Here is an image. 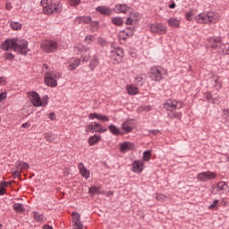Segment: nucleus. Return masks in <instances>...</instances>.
<instances>
[{"instance_id":"obj_1","label":"nucleus","mask_w":229,"mask_h":229,"mask_svg":"<svg viewBox=\"0 0 229 229\" xmlns=\"http://www.w3.org/2000/svg\"><path fill=\"white\" fill-rule=\"evenodd\" d=\"M4 51L13 49L20 55H27L28 53V41L24 39H6L2 45Z\"/></svg>"},{"instance_id":"obj_2","label":"nucleus","mask_w":229,"mask_h":229,"mask_svg":"<svg viewBox=\"0 0 229 229\" xmlns=\"http://www.w3.org/2000/svg\"><path fill=\"white\" fill-rule=\"evenodd\" d=\"M163 106L165 110L170 112L169 117L171 119H180L182 117V112H177V110H180V108L183 106V104L181 101L168 99L164 103Z\"/></svg>"},{"instance_id":"obj_3","label":"nucleus","mask_w":229,"mask_h":229,"mask_svg":"<svg viewBox=\"0 0 229 229\" xmlns=\"http://www.w3.org/2000/svg\"><path fill=\"white\" fill-rule=\"evenodd\" d=\"M197 24H216L221 21V16L217 13L207 12L195 16Z\"/></svg>"},{"instance_id":"obj_4","label":"nucleus","mask_w":229,"mask_h":229,"mask_svg":"<svg viewBox=\"0 0 229 229\" xmlns=\"http://www.w3.org/2000/svg\"><path fill=\"white\" fill-rule=\"evenodd\" d=\"M41 6H43L44 12L47 13V15H51V13H60V12H62L60 0H42Z\"/></svg>"},{"instance_id":"obj_5","label":"nucleus","mask_w":229,"mask_h":229,"mask_svg":"<svg viewBox=\"0 0 229 229\" xmlns=\"http://www.w3.org/2000/svg\"><path fill=\"white\" fill-rule=\"evenodd\" d=\"M148 76L152 81H162L167 76V70L162 66H153L150 68Z\"/></svg>"},{"instance_id":"obj_6","label":"nucleus","mask_w":229,"mask_h":229,"mask_svg":"<svg viewBox=\"0 0 229 229\" xmlns=\"http://www.w3.org/2000/svg\"><path fill=\"white\" fill-rule=\"evenodd\" d=\"M41 49L45 53H55L58 49V43L54 40H46L41 44Z\"/></svg>"},{"instance_id":"obj_7","label":"nucleus","mask_w":229,"mask_h":229,"mask_svg":"<svg viewBox=\"0 0 229 229\" xmlns=\"http://www.w3.org/2000/svg\"><path fill=\"white\" fill-rule=\"evenodd\" d=\"M151 33H157V35H165L167 33V27L162 23H152L149 25Z\"/></svg>"},{"instance_id":"obj_8","label":"nucleus","mask_w":229,"mask_h":229,"mask_svg":"<svg viewBox=\"0 0 229 229\" xmlns=\"http://www.w3.org/2000/svg\"><path fill=\"white\" fill-rule=\"evenodd\" d=\"M217 178V175L214 172H202L198 174L197 179L199 180V182H208V180H216Z\"/></svg>"},{"instance_id":"obj_9","label":"nucleus","mask_w":229,"mask_h":229,"mask_svg":"<svg viewBox=\"0 0 229 229\" xmlns=\"http://www.w3.org/2000/svg\"><path fill=\"white\" fill-rule=\"evenodd\" d=\"M29 98L34 106H42V98L36 91L28 92Z\"/></svg>"},{"instance_id":"obj_10","label":"nucleus","mask_w":229,"mask_h":229,"mask_svg":"<svg viewBox=\"0 0 229 229\" xmlns=\"http://www.w3.org/2000/svg\"><path fill=\"white\" fill-rule=\"evenodd\" d=\"M73 226L77 229H83V223H81V216H80V213L73 212L72 214Z\"/></svg>"},{"instance_id":"obj_11","label":"nucleus","mask_w":229,"mask_h":229,"mask_svg":"<svg viewBox=\"0 0 229 229\" xmlns=\"http://www.w3.org/2000/svg\"><path fill=\"white\" fill-rule=\"evenodd\" d=\"M214 189L216 191V192H220V194H223L225 192V194H228L229 192V186L225 182H219L216 184H215Z\"/></svg>"},{"instance_id":"obj_12","label":"nucleus","mask_w":229,"mask_h":229,"mask_svg":"<svg viewBox=\"0 0 229 229\" xmlns=\"http://www.w3.org/2000/svg\"><path fill=\"white\" fill-rule=\"evenodd\" d=\"M123 56H124V50H123V48L117 47L112 51L111 58L115 62H121Z\"/></svg>"},{"instance_id":"obj_13","label":"nucleus","mask_w":229,"mask_h":229,"mask_svg":"<svg viewBox=\"0 0 229 229\" xmlns=\"http://www.w3.org/2000/svg\"><path fill=\"white\" fill-rule=\"evenodd\" d=\"M221 38H210L208 39V46L211 49H216L218 52L219 46H222Z\"/></svg>"},{"instance_id":"obj_14","label":"nucleus","mask_w":229,"mask_h":229,"mask_svg":"<svg viewBox=\"0 0 229 229\" xmlns=\"http://www.w3.org/2000/svg\"><path fill=\"white\" fill-rule=\"evenodd\" d=\"M132 170L133 173H142V171H144V161L142 160H135L132 163Z\"/></svg>"},{"instance_id":"obj_15","label":"nucleus","mask_w":229,"mask_h":229,"mask_svg":"<svg viewBox=\"0 0 229 229\" xmlns=\"http://www.w3.org/2000/svg\"><path fill=\"white\" fill-rule=\"evenodd\" d=\"M44 81L47 85V87H56L58 85L56 79L53 78V75H51V73L49 72H47L45 76Z\"/></svg>"},{"instance_id":"obj_16","label":"nucleus","mask_w":229,"mask_h":229,"mask_svg":"<svg viewBox=\"0 0 229 229\" xmlns=\"http://www.w3.org/2000/svg\"><path fill=\"white\" fill-rule=\"evenodd\" d=\"M135 149V144L131 142H123L120 145L121 153H126V151H131Z\"/></svg>"},{"instance_id":"obj_17","label":"nucleus","mask_w":229,"mask_h":229,"mask_svg":"<svg viewBox=\"0 0 229 229\" xmlns=\"http://www.w3.org/2000/svg\"><path fill=\"white\" fill-rule=\"evenodd\" d=\"M81 53H83L81 55L82 62H89V60H90V54L89 53L90 51V47L83 46L81 48Z\"/></svg>"},{"instance_id":"obj_18","label":"nucleus","mask_w":229,"mask_h":229,"mask_svg":"<svg viewBox=\"0 0 229 229\" xmlns=\"http://www.w3.org/2000/svg\"><path fill=\"white\" fill-rule=\"evenodd\" d=\"M78 169L80 170V173H81V176H83V178H89V176H90V172L89 170H87V168L85 167V165H83V163H80L78 165Z\"/></svg>"},{"instance_id":"obj_19","label":"nucleus","mask_w":229,"mask_h":229,"mask_svg":"<svg viewBox=\"0 0 229 229\" xmlns=\"http://www.w3.org/2000/svg\"><path fill=\"white\" fill-rule=\"evenodd\" d=\"M96 10L98 13H101V15H110V13H112V9L107 6H98Z\"/></svg>"},{"instance_id":"obj_20","label":"nucleus","mask_w":229,"mask_h":229,"mask_svg":"<svg viewBox=\"0 0 229 229\" xmlns=\"http://www.w3.org/2000/svg\"><path fill=\"white\" fill-rule=\"evenodd\" d=\"M139 21V13H131L126 21V24L131 25L133 22H137Z\"/></svg>"},{"instance_id":"obj_21","label":"nucleus","mask_w":229,"mask_h":229,"mask_svg":"<svg viewBox=\"0 0 229 229\" xmlns=\"http://www.w3.org/2000/svg\"><path fill=\"white\" fill-rule=\"evenodd\" d=\"M218 53H220V55H229V43H222L218 47Z\"/></svg>"},{"instance_id":"obj_22","label":"nucleus","mask_w":229,"mask_h":229,"mask_svg":"<svg viewBox=\"0 0 229 229\" xmlns=\"http://www.w3.org/2000/svg\"><path fill=\"white\" fill-rule=\"evenodd\" d=\"M15 167L20 169V171H28V169H30V165L22 161H18L15 165Z\"/></svg>"},{"instance_id":"obj_23","label":"nucleus","mask_w":229,"mask_h":229,"mask_svg":"<svg viewBox=\"0 0 229 229\" xmlns=\"http://www.w3.org/2000/svg\"><path fill=\"white\" fill-rule=\"evenodd\" d=\"M122 128H123V131H125V133H130V131H131V130H133V127L131 126V121H130V120L125 121L123 123Z\"/></svg>"},{"instance_id":"obj_24","label":"nucleus","mask_w":229,"mask_h":229,"mask_svg":"<svg viewBox=\"0 0 229 229\" xmlns=\"http://www.w3.org/2000/svg\"><path fill=\"white\" fill-rule=\"evenodd\" d=\"M126 91L130 96H135L139 92V88L132 85H127Z\"/></svg>"},{"instance_id":"obj_25","label":"nucleus","mask_w":229,"mask_h":229,"mask_svg":"<svg viewBox=\"0 0 229 229\" xmlns=\"http://www.w3.org/2000/svg\"><path fill=\"white\" fill-rule=\"evenodd\" d=\"M98 65H99V57L98 55H94L89 63L90 71H94Z\"/></svg>"},{"instance_id":"obj_26","label":"nucleus","mask_w":229,"mask_h":229,"mask_svg":"<svg viewBox=\"0 0 229 229\" xmlns=\"http://www.w3.org/2000/svg\"><path fill=\"white\" fill-rule=\"evenodd\" d=\"M99 140H101V136L93 135L89 138L88 142H89V146H94V145L98 144V142H99Z\"/></svg>"},{"instance_id":"obj_27","label":"nucleus","mask_w":229,"mask_h":229,"mask_svg":"<svg viewBox=\"0 0 229 229\" xmlns=\"http://www.w3.org/2000/svg\"><path fill=\"white\" fill-rule=\"evenodd\" d=\"M129 10L128 5L126 4H116L115 5V12H117V13H126Z\"/></svg>"},{"instance_id":"obj_28","label":"nucleus","mask_w":229,"mask_h":229,"mask_svg":"<svg viewBox=\"0 0 229 229\" xmlns=\"http://www.w3.org/2000/svg\"><path fill=\"white\" fill-rule=\"evenodd\" d=\"M81 62V59H79V58L72 59L71 64L69 65V69L71 71H74V69H76L80 65Z\"/></svg>"},{"instance_id":"obj_29","label":"nucleus","mask_w":229,"mask_h":229,"mask_svg":"<svg viewBox=\"0 0 229 229\" xmlns=\"http://www.w3.org/2000/svg\"><path fill=\"white\" fill-rule=\"evenodd\" d=\"M93 131H97L98 133H105V131H106V129H103V126L100 123L95 122L93 123Z\"/></svg>"},{"instance_id":"obj_30","label":"nucleus","mask_w":229,"mask_h":229,"mask_svg":"<svg viewBox=\"0 0 229 229\" xmlns=\"http://www.w3.org/2000/svg\"><path fill=\"white\" fill-rule=\"evenodd\" d=\"M77 22H83L84 24H89V22L92 21V18L89 16H81V17H77L76 18Z\"/></svg>"},{"instance_id":"obj_31","label":"nucleus","mask_w":229,"mask_h":229,"mask_svg":"<svg viewBox=\"0 0 229 229\" xmlns=\"http://www.w3.org/2000/svg\"><path fill=\"white\" fill-rule=\"evenodd\" d=\"M168 24L171 28H180V21L174 18L168 20Z\"/></svg>"},{"instance_id":"obj_32","label":"nucleus","mask_w":229,"mask_h":229,"mask_svg":"<svg viewBox=\"0 0 229 229\" xmlns=\"http://www.w3.org/2000/svg\"><path fill=\"white\" fill-rule=\"evenodd\" d=\"M109 131H111L113 133V135H121V131L119 130V128H117L115 125L111 124L108 127Z\"/></svg>"},{"instance_id":"obj_33","label":"nucleus","mask_w":229,"mask_h":229,"mask_svg":"<svg viewBox=\"0 0 229 229\" xmlns=\"http://www.w3.org/2000/svg\"><path fill=\"white\" fill-rule=\"evenodd\" d=\"M10 26H11L12 30H19L22 29V24H21L20 22H17V21H12Z\"/></svg>"},{"instance_id":"obj_34","label":"nucleus","mask_w":229,"mask_h":229,"mask_svg":"<svg viewBox=\"0 0 229 229\" xmlns=\"http://www.w3.org/2000/svg\"><path fill=\"white\" fill-rule=\"evenodd\" d=\"M33 216H34V221H37L38 223H40V221H44V215H40L37 211L33 212Z\"/></svg>"},{"instance_id":"obj_35","label":"nucleus","mask_w":229,"mask_h":229,"mask_svg":"<svg viewBox=\"0 0 229 229\" xmlns=\"http://www.w3.org/2000/svg\"><path fill=\"white\" fill-rule=\"evenodd\" d=\"M112 22L115 26H123V18L121 17L112 18Z\"/></svg>"},{"instance_id":"obj_36","label":"nucleus","mask_w":229,"mask_h":229,"mask_svg":"<svg viewBox=\"0 0 229 229\" xmlns=\"http://www.w3.org/2000/svg\"><path fill=\"white\" fill-rule=\"evenodd\" d=\"M97 119L98 121H101L102 123H108V121H110V117H108L106 115H103L101 114H98Z\"/></svg>"},{"instance_id":"obj_37","label":"nucleus","mask_w":229,"mask_h":229,"mask_svg":"<svg viewBox=\"0 0 229 229\" xmlns=\"http://www.w3.org/2000/svg\"><path fill=\"white\" fill-rule=\"evenodd\" d=\"M13 208L16 212H24V206L20 203H16L13 205Z\"/></svg>"},{"instance_id":"obj_38","label":"nucleus","mask_w":229,"mask_h":229,"mask_svg":"<svg viewBox=\"0 0 229 229\" xmlns=\"http://www.w3.org/2000/svg\"><path fill=\"white\" fill-rule=\"evenodd\" d=\"M221 83H222L221 78L217 77L215 80V88L216 89V90H220V89H223V85Z\"/></svg>"},{"instance_id":"obj_39","label":"nucleus","mask_w":229,"mask_h":229,"mask_svg":"<svg viewBox=\"0 0 229 229\" xmlns=\"http://www.w3.org/2000/svg\"><path fill=\"white\" fill-rule=\"evenodd\" d=\"M151 159V152L149 150H147L143 153V160L144 162H149Z\"/></svg>"},{"instance_id":"obj_40","label":"nucleus","mask_w":229,"mask_h":229,"mask_svg":"<svg viewBox=\"0 0 229 229\" xmlns=\"http://www.w3.org/2000/svg\"><path fill=\"white\" fill-rule=\"evenodd\" d=\"M118 37H119V38H121L122 40H126V38H130L125 30H121V31L119 32Z\"/></svg>"},{"instance_id":"obj_41","label":"nucleus","mask_w":229,"mask_h":229,"mask_svg":"<svg viewBox=\"0 0 229 229\" xmlns=\"http://www.w3.org/2000/svg\"><path fill=\"white\" fill-rule=\"evenodd\" d=\"M156 199L157 201H165V199H167V196L162 193H157L156 196Z\"/></svg>"},{"instance_id":"obj_42","label":"nucleus","mask_w":229,"mask_h":229,"mask_svg":"<svg viewBox=\"0 0 229 229\" xmlns=\"http://www.w3.org/2000/svg\"><path fill=\"white\" fill-rule=\"evenodd\" d=\"M219 207V200H214L213 204L209 206V210H217Z\"/></svg>"},{"instance_id":"obj_43","label":"nucleus","mask_w":229,"mask_h":229,"mask_svg":"<svg viewBox=\"0 0 229 229\" xmlns=\"http://www.w3.org/2000/svg\"><path fill=\"white\" fill-rule=\"evenodd\" d=\"M89 194H99V188L91 186L89 190Z\"/></svg>"},{"instance_id":"obj_44","label":"nucleus","mask_w":229,"mask_h":229,"mask_svg":"<svg viewBox=\"0 0 229 229\" xmlns=\"http://www.w3.org/2000/svg\"><path fill=\"white\" fill-rule=\"evenodd\" d=\"M125 33H127V37H133V33H135V30L133 28H127L124 30Z\"/></svg>"},{"instance_id":"obj_45","label":"nucleus","mask_w":229,"mask_h":229,"mask_svg":"<svg viewBox=\"0 0 229 229\" xmlns=\"http://www.w3.org/2000/svg\"><path fill=\"white\" fill-rule=\"evenodd\" d=\"M223 118L227 121L229 123V109H224L223 111Z\"/></svg>"},{"instance_id":"obj_46","label":"nucleus","mask_w":229,"mask_h":229,"mask_svg":"<svg viewBox=\"0 0 229 229\" xmlns=\"http://www.w3.org/2000/svg\"><path fill=\"white\" fill-rule=\"evenodd\" d=\"M45 140L47 142H53V140H55V137L49 133H45Z\"/></svg>"},{"instance_id":"obj_47","label":"nucleus","mask_w":229,"mask_h":229,"mask_svg":"<svg viewBox=\"0 0 229 229\" xmlns=\"http://www.w3.org/2000/svg\"><path fill=\"white\" fill-rule=\"evenodd\" d=\"M50 76H52V78H55L56 80L62 78V73L60 72H54L50 73Z\"/></svg>"},{"instance_id":"obj_48","label":"nucleus","mask_w":229,"mask_h":229,"mask_svg":"<svg viewBox=\"0 0 229 229\" xmlns=\"http://www.w3.org/2000/svg\"><path fill=\"white\" fill-rule=\"evenodd\" d=\"M192 17H194V12L191 11L186 13L185 14L186 21H192Z\"/></svg>"},{"instance_id":"obj_49","label":"nucleus","mask_w":229,"mask_h":229,"mask_svg":"<svg viewBox=\"0 0 229 229\" xmlns=\"http://www.w3.org/2000/svg\"><path fill=\"white\" fill-rule=\"evenodd\" d=\"M94 36L92 35H89V36H87L85 38V42L88 43V44H92V42H94Z\"/></svg>"},{"instance_id":"obj_50","label":"nucleus","mask_w":229,"mask_h":229,"mask_svg":"<svg viewBox=\"0 0 229 229\" xmlns=\"http://www.w3.org/2000/svg\"><path fill=\"white\" fill-rule=\"evenodd\" d=\"M143 80L144 75H138L137 77H135V82L137 83V85H139V83H142Z\"/></svg>"},{"instance_id":"obj_51","label":"nucleus","mask_w":229,"mask_h":229,"mask_svg":"<svg viewBox=\"0 0 229 229\" xmlns=\"http://www.w3.org/2000/svg\"><path fill=\"white\" fill-rule=\"evenodd\" d=\"M4 58L5 60H13L14 56L13 54L7 52L4 54Z\"/></svg>"},{"instance_id":"obj_52","label":"nucleus","mask_w":229,"mask_h":229,"mask_svg":"<svg viewBox=\"0 0 229 229\" xmlns=\"http://www.w3.org/2000/svg\"><path fill=\"white\" fill-rule=\"evenodd\" d=\"M81 3V0H70L71 6H78Z\"/></svg>"},{"instance_id":"obj_53","label":"nucleus","mask_w":229,"mask_h":229,"mask_svg":"<svg viewBox=\"0 0 229 229\" xmlns=\"http://www.w3.org/2000/svg\"><path fill=\"white\" fill-rule=\"evenodd\" d=\"M86 131H90L91 133H94V123L93 124H89V125H87V130Z\"/></svg>"},{"instance_id":"obj_54","label":"nucleus","mask_w":229,"mask_h":229,"mask_svg":"<svg viewBox=\"0 0 229 229\" xmlns=\"http://www.w3.org/2000/svg\"><path fill=\"white\" fill-rule=\"evenodd\" d=\"M0 185L6 189V187H10V185H12V182H2Z\"/></svg>"},{"instance_id":"obj_55","label":"nucleus","mask_w":229,"mask_h":229,"mask_svg":"<svg viewBox=\"0 0 229 229\" xmlns=\"http://www.w3.org/2000/svg\"><path fill=\"white\" fill-rule=\"evenodd\" d=\"M6 99V92L0 93V103H3Z\"/></svg>"},{"instance_id":"obj_56","label":"nucleus","mask_w":229,"mask_h":229,"mask_svg":"<svg viewBox=\"0 0 229 229\" xmlns=\"http://www.w3.org/2000/svg\"><path fill=\"white\" fill-rule=\"evenodd\" d=\"M98 44L99 46H106V40H105L103 38H99Z\"/></svg>"},{"instance_id":"obj_57","label":"nucleus","mask_w":229,"mask_h":229,"mask_svg":"<svg viewBox=\"0 0 229 229\" xmlns=\"http://www.w3.org/2000/svg\"><path fill=\"white\" fill-rule=\"evenodd\" d=\"M142 110H143L144 112H149V111L151 110V106H143V107L140 108V112H142Z\"/></svg>"},{"instance_id":"obj_58","label":"nucleus","mask_w":229,"mask_h":229,"mask_svg":"<svg viewBox=\"0 0 229 229\" xmlns=\"http://www.w3.org/2000/svg\"><path fill=\"white\" fill-rule=\"evenodd\" d=\"M98 113H91L89 114V119H98Z\"/></svg>"},{"instance_id":"obj_59","label":"nucleus","mask_w":229,"mask_h":229,"mask_svg":"<svg viewBox=\"0 0 229 229\" xmlns=\"http://www.w3.org/2000/svg\"><path fill=\"white\" fill-rule=\"evenodd\" d=\"M48 117L51 121H56V114L55 113L49 114Z\"/></svg>"},{"instance_id":"obj_60","label":"nucleus","mask_w":229,"mask_h":229,"mask_svg":"<svg viewBox=\"0 0 229 229\" xmlns=\"http://www.w3.org/2000/svg\"><path fill=\"white\" fill-rule=\"evenodd\" d=\"M13 177L14 178H21V172L19 170L14 171Z\"/></svg>"},{"instance_id":"obj_61","label":"nucleus","mask_w":229,"mask_h":229,"mask_svg":"<svg viewBox=\"0 0 229 229\" xmlns=\"http://www.w3.org/2000/svg\"><path fill=\"white\" fill-rule=\"evenodd\" d=\"M6 189L0 184V196H4Z\"/></svg>"},{"instance_id":"obj_62","label":"nucleus","mask_w":229,"mask_h":229,"mask_svg":"<svg viewBox=\"0 0 229 229\" xmlns=\"http://www.w3.org/2000/svg\"><path fill=\"white\" fill-rule=\"evenodd\" d=\"M12 8H13L12 3L7 2L6 4H5V9L10 11V10H12Z\"/></svg>"},{"instance_id":"obj_63","label":"nucleus","mask_w":229,"mask_h":229,"mask_svg":"<svg viewBox=\"0 0 229 229\" xmlns=\"http://www.w3.org/2000/svg\"><path fill=\"white\" fill-rule=\"evenodd\" d=\"M6 83V79L4 77H0V85H4Z\"/></svg>"},{"instance_id":"obj_64","label":"nucleus","mask_w":229,"mask_h":229,"mask_svg":"<svg viewBox=\"0 0 229 229\" xmlns=\"http://www.w3.org/2000/svg\"><path fill=\"white\" fill-rule=\"evenodd\" d=\"M30 126H31V123H25L21 124V128H30Z\"/></svg>"}]
</instances>
